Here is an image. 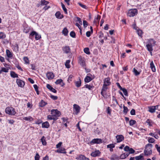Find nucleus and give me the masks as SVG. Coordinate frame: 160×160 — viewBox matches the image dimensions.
I'll return each instance as SVG.
<instances>
[{"instance_id":"obj_16","label":"nucleus","mask_w":160,"mask_h":160,"mask_svg":"<svg viewBox=\"0 0 160 160\" xmlns=\"http://www.w3.org/2000/svg\"><path fill=\"white\" fill-rule=\"evenodd\" d=\"M6 53L8 58L12 59L13 58V53L9 50L7 49Z\"/></svg>"},{"instance_id":"obj_52","label":"nucleus","mask_w":160,"mask_h":160,"mask_svg":"<svg viewBox=\"0 0 160 160\" xmlns=\"http://www.w3.org/2000/svg\"><path fill=\"white\" fill-rule=\"evenodd\" d=\"M6 37V35L4 33L2 32H0V38L3 39Z\"/></svg>"},{"instance_id":"obj_9","label":"nucleus","mask_w":160,"mask_h":160,"mask_svg":"<svg viewBox=\"0 0 160 160\" xmlns=\"http://www.w3.org/2000/svg\"><path fill=\"white\" fill-rule=\"evenodd\" d=\"M107 86L106 84H104L103 85L101 93L103 97H104L105 95L106 94V91L108 89Z\"/></svg>"},{"instance_id":"obj_31","label":"nucleus","mask_w":160,"mask_h":160,"mask_svg":"<svg viewBox=\"0 0 160 160\" xmlns=\"http://www.w3.org/2000/svg\"><path fill=\"white\" fill-rule=\"evenodd\" d=\"M129 155V153H124L122 154L120 156V158L121 159H123L128 157Z\"/></svg>"},{"instance_id":"obj_53","label":"nucleus","mask_w":160,"mask_h":160,"mask_svg":"<svg viewBox=\"0 0 160 160\" xmlns=\"http://www.w3.org/2000/svg\"><path fill=\"white\" fill-rule=\"evenodd\" d=\"M152 122V121L149 119H148L146 121V123H147L149 126H152V124H151Z\"/></svg>"},{"instance_id":"obj_19","label":"nucleus","mask_w":160,"mask_h":160,"mask_svg":"<svg viewBox=\"0 0 160 160\" xmlns=\"http://www.w3.org/2000/svg\"><path fill=\"white\" fill-rule=\"evenodd\" d=\"M50 126V125L48 122L47 121H46L45 122H44L42 124V128H48Z\"/></svg>"},{"instance_id":"obj_24","label":"nucleus","mask_w":160,"mask_h":160,"mask_svg":"<svg viewBox=\"0 0 160 160\" xmlns=\"http://www.w3.org/2000/svg\"><path fill=\"white\" fill-rule=\"evenodd\" d=\"M49 120H57L58 118H57L55 116H54L53 115H48L47 116Z\"/></svg>"},{"instance_id":"obj_28","label":"nucleus","mask_w":160,"mask_h":160,"mask_svg":"<svg viewBox=\"0 0 160 160\" xmlns=\"http://www.w3.org/2000/svg\"><path fill=\"white\" fill-rule=\"evenodd\" d=\"M110 79L109 78H105L104 81V84H106L107 86L109 85L111 83L110 82Z\"/></svg>"},{"instance_id":"obj_34","label":"nucleus","mask_w":160,"mask_h":160,"mask_svg":"<svg viewBox=\"0 0 160 160\" xmlns=\"http://www.w3.org/2000/svg\"><path fill=\"white\" fill-rule=\"evenodd\" d=\"M10 75L13 78H18V75L13 71L11 72Z\"/></svg>"},{"instance_id":"obj_46","label":"nucleus","mask_w":160,"mask_h":160,"mask_svg":"<svg viewBox=\"0 0 160 160\" xmlns=\"http://www.w3.org/2000/svg\"><path fill=\"white\" fill-rule=\"evenodd\" d=\"M123 113L125 114H127L128 111V109L127 107L125 106L124 105H123Z\"/></svg>"},{"instance_id":"obj_54","label":"nucleus","mask_w":160,"mask_h":160,"mask_svg":"<svg viewBox=\"0 0 160 160\" xmlns=\"http://www.w3.org/2000/svg\"><path fill=\"white\" fill-rule=\"evenodd\" d=\"M83 24L84 28H86L88 25V23L85 20L83 21Z\"/></svg>"},{"instance_id":"obj_39","label":"nucleus","mask_w":160,"mask_h":160,"mask_svg":"<svg viewBox=\"0 0 160 160\" xmlns=\"http://www.w3.org/2000/svg\"><path fill=\"white\" fill-rule=\"evenodd\" d=\"M110 159L111 160H118V156L116 154H114L112 156Z\"/></svg>"},{"instance_id":"obj_10","label":"nucleus","mask_w":160,"mask_h":160,"mask_svg":"<svg viewBox=\"0 0 160 160\" xmlns=\"http://www.w3.org/2000/svg\"><path fill=\"white\" fill-rule=\"evenodd\" d=\"M46 76L48 80H52L53 78L54 77V75L53 73L52 72H48L46 73Z\"/></svg>"},{"instance_id":"obj_43","label":"nucleus","mask_w":160,"mask_h":160,"mask_svg":"<svg viewBox=\"0 0 160 160\" xmlns=\"http://www.w3.org/2000/svg\"><path fill=\"white\" fill-rule=\"evenodd\" d=\"M23 59L25 63L28 64L29 63V60L28 58L26 57H24L23 58Z\"/></svg>"},{"instance_id":"obj_29","label":"nucleus","mask_w":160,"mask_h":160,"mask_svg":"<svg viewBox=\"0 0 160 160\" xmlns=\"http://www.w3.org/2000/svg\"><path fill=\"white\" fill-rule=\"evenodd\" d=\"M101 18V16L99 15H98L96 17H95L94 18V21H93L94 23H95L97 22H99V20Z\"/></svg>"},{"instance_id":"obj_55","label":"nucleus","mask_w":160,"mask_h":160,"mask_svg":"<svg viewBox=\"0 0 160 160\" xmlns=\"http://www.w3.org/2000/svg\"><path fill=\"white\" fill-rule=\"evenodd\" d=\"M155 147L156 148L158 152L159 153V154H160V147L159 146L158 144H156L155 145Z\"/></svg>"},{"instance_id":"obj_50","label":"nucleus","mask_w":160,"mask_h":160,"mask_svg":"<svg viewBox=\"0 0 160 160\" xmlns=\"http://www.w3.org/2000/svg\"><path fill=\"white\" fill-rule=\"evenodd\" d=\"M122 91L123 93H124V94L125 96H128V92H127V90L125 88H123L122 89Z\"/></svg>"},{"instance_id":"obj_51","label":"nucleus","mask_w":160,"mask_h":160,"mask_svg":"<svg viewBox=\"0 0 160 160\" xmlns=\"http://www.w3.org/2000/svg\"><path fill=\"white\" fill-rule=\"evenodd\" d=\"M70 35L71 37L75 38L76 36V34L74 32L72 31L70 32Z\"/></svg>"},{"instance_id":"obj_2","label":"nucleus","mask_w":160,"mask_h":160,"mask_svg":"<svg viewBox=\"0 0 160 160\" xmlns=\"http://www.w3.org/2000/svg\"><path fill=\"white\" fill-rule=\"evenodd\" d=\"M152 146L153 145L150 143H148L146 145L144 151V153L145 156H148L152 154Z\"/></svg>"},{"instance_id":"obj_14","label":"nucleus","mask_w":160,"mask_h":160,"mask_svg":"<svg viewBox=\"0 0 160 160\" xmlns=\"http://www.w3.org/2000/svg\"><path fill=\"white\" fill-rule=\"evenodd\" d=\"M91 142L93 143L100 144L102 142V140L99 138L94 139L92 140Z\"/></svg>"},{"instance_id":"obj_27","label":"nucleus","mask_w":160,"mask_h":160,"mask_svg":"<svg viewBox=\"0 0 160 160\" xmlns=\"http://www.w3.org/2000/svg\"><path fill=\"white\" fill-rule=\"evenodd\" d=\"M143 153L141 154L140 155L135 157V158L136 160H142V159H144L143 157Z\"/></svg>"},{"instance_id":"obj_57","label":"nucleus","mask_w":160,"mask_h":160,"mask_svg":"<svg viewBox=\"0 0 160 160\" xmlns=\"http://www.w3.org/2000/svg\"><path fill=\"white\" fill-rule=\"evenodd\" d=\"M35 160H39L40 156L38 153H37L35 156Z\"/></svg>"},{"instance_id":"obj_4","label":"nucleus","mask_w":160,"mask_h":160,"mask_svg":"<svg viewBox=\"0 0 160 160\" xmlns=\"http://www.w3.org/2000/svg\"><path fill=\"white\" fill-rule=\"evenodd\" d=\"M34 36H35V39L37 40H39L41 38V35L34 31H32L29 34V38L32 39V37H33Z\"/></svg>"},{"instance_id":"obj_35","label":"nucleus","mask_w":160,"mask_h":160,"mask_svg":"<svg viewBox=\"0 0 160 160\" xmlns=\"http://www.w3.org/2000/svg\"><path fill=\"white\" fill-rule=\"evenodd\" d=\"M13 50L16 52H17L19 51V46L18 44H16L13 46Z\"/></svg>"},{"instance_id":"obj_48","label":"nucleus","mask_w":160,"mask_h":160,"mask_svg":"<svg viewBox=\"0 0 160 160\" xmlns=\"http://www.w3.org/2000/svg\"><path fill=\"white\" fill-rule=\"evenodd\" d=\"M23 119L26 121H31L33 120V118L31 117H25L23 118Z\"/></svg>"},{"instance_id":"obj_44","label":"nucleus","mask_w":160,"mask_h":160,"mask_svg":"<svg viewBox=\"0 0 160 160\" xmlns=\"http://www.w3.org/2000/svg\"><path fill=\"white\" fill-rule=\"evenodd\" d=\"M61 4L62 7V8L63 10L64 11L65 13L66 14H67V9L66 8H65L64 5L62 2L61 3Z\"/></svg>"},{"instance_id":"obj_11","label":"nucleus","mask_w":160,"mask_h":160,"mask_svg":"<svg viewBox=\"0 0 160 160\" xmlns=\"http://www.w3.org/2000/svg\"><path fill=\"white\" fill-rule=\"evenodd\" d=\"M116 138L117 139V143H119L123 141L124 139V137L122 135H118L116 137Z\"/></svg>"},{"instance_id":"obj_7","label":"nucleus","mask_w":160,"mask_h":160,"mask_svg":"<svg viewBox=\"0 0 160 160\" xmlns=\"http://www.w3.org/2000/svg\"><path fill=\"white\" fill-rule=\"evenodd\" d=\"M62 49L64 53L68 54L71 52V49L68 46L65 45L63 46Z\"/></svg>"},{"instance_id":"obj_12","label":"nucleus","mask_w":160,"mask_h":160,"mask_svg":"<svg viewBox=\"0 0 160 160\" xmlns=\"http://www.w3.org/2000/svg\"><path fill=\"white\" fill-rule=\"evenodd\" d=\"M16 82L19 87H23L25 85L24 82L20 79H17Z\"/></svg>"},{"instance_id":"obj_60","label":"nucleus","mask_w":160,"mask_h":160,"mask_svg":"<svg viewBox=\"0 0 160 160\" xmlns=\"http://www.w3.org/2000/svg\"><path fill=\"white\" fill-rule=\"evenodd\" d=\"M130 114L132 115H135V111L134 109H132L130 111Z\"/></svg>"},{"instance_id":"obj_32","label":"nucleus","mask_w":160,"mask_h":160,"mask_svg":"<svg viewBox=\"0 0 160 160\" xmlns=\"http://www.w3.org/2000/svg\"><path fill=\"white\" fill-rule=\"evenodd\" d=\"M92 78L88 76H87L84 78V81L86 82H89L92 80Z\"/></svg>"},{"instance_id":"obj_5","label":"nucleus","mask_w":160,"mask_h":160,"mask_svg":"<svg viewBox=\"0 0 160 160\" xmlns=\"http://www.w3.org/2000/svg\"><path fill=\"white\" fill-rule=\"evenodd\" d=\"M78 62L84 68L86 69L85 59L84 57L79 56L78 57Z\"/></svg>"},{"instance_id":"obj_58","label":"nucleus","mask_w":160,"mask_h":160,"mask_svg":"<svg viewBox=\"0 0 160 160\" xmlns=\"http://www.w3.org/2000/svg\"><path fill=\"white\" fill-rule=\"evenodd\" d=\"M111 110L110 109V108L109 107H108L107 109V112L108 114L110 115L111 114Z\"/></svg>"},{"instance_id":"obj_41","label":"nucleus","mask_w":160,"mask_h":160,"mask_svg":"<svg viewBox=\"0 0 160 160\" xmlns=\"http://www.w3.org/2000/svg\"><path fill=\"white\" fill-rule=\"evenodd\" d=\"M70 62V60H67L66 61V62L65 63V66L66 68H70V66L69 65V63Z\"/></svg>"},{"instance_id":"obj_64","label":"nucleus","mask_w":160,"mask_h":160,"mask_svg":"<svg viewBox=\"0 0 160 160\" xmlns=\"http://www.w3.org/2000/svg\"><path fill=\"white\" fill-rule=\"evenodd\" d=\"M50 97L52 99H53L54 100H56L58 98L57 96H53L52 95H51Z\"/></svg>"},{"instance_id":"obj_38","label":"nucleus","mask_w":160,"mask_h":160,"mask_svg":"<svg viewBox=\"0 0 160 160\" xmlns=\"http://www.w3.org/2000/svg\"><path fill=\"white\" fill-rule=\"evenodd\" d=\"M75 85L77 87H79L81 86V81L80 79L79 80L75 82Z\"/></svg>"},{"instance_id":"obj_59","label":"nucleus","mask_w":160,"mask_h":160,"mask_svg":"<svg viewBox=\"0 0 160 160\" xmlns=\"http://www.w3.org/2000/svg\"><path fill=\"white\" fill-rule=\"evenodd\" d=\"M129 152L128 153H129V154H132L135 152V150L132 148H130L129 150Z\"/></svg>"},{"instance_id":"obj_3","label":"nucleus","mask_w":160,"mask_h":160,"mask_svg":"<svg viewBox=\"0 0 160 160\" xmlns=\"http://www.w3.org/2000/svg\"><path fill=\"white\" fill-rule=\"evenodd\" d=\"M6 113L11 115H14L16 113L15 109L11 107H8L5 109Z\"/></svg>"},{"instance_id":"obj_37","label":"nucleus","mask_w":160,"mask_h":160,"mask_svg":"<svg viewBox=\"0 0 160 160\" xmlns=\"http://www.w3.org/2000/svg\"><path fill=\"white\" fill-rule=\"evenodd\" d=\"M40 2L42 5H47L49 3V2L46 1L45 0H41Z\"/></svg>"},{"instance_id":"obj_62","label":"nucleus","mask_w":160,"mask_h":160,"mask_svg":"<svg viewBox=\"0 0 160 160\" xmlns=\"http://www.w3.org/2000/svg\"><path fill=\"white\" fill-rule=\"evenodd\" d=\"M112 100L113 101H115L116 103V104L117 105H118V102L116 98V97L114 96H113L112 97Z\"/></svg>"},{"instance_id":"obj_1","label":"nucleus","mask_w":160,"mask_h":160,"mask_svg":"<svg viewBox=\"0 0 160 160\" xmlns=\"http://www.w3.org/2000/svg\"><path fill=\"white\" fill-rule=\"evenodd\" d=\"M147 41L146 47L148 51H152L153 50L152 47L155 45L156 41L152 38L148 39Z\"/></svg>"},{"instance_id":"obj_23","label":"nucleus","mask_w":160,"mask_h":160,"mask_svg":"<svg viewBox=\"0 0 160 160\" xmlns=\"http://www.w3.org/2000/svg\"><path fill=\"white\" fill-rule=\"evenodd\" d=\"M47 104V103L42 100L39 103V107H43Z\"/></svg>"},{"instance_id":"obj_42","label":"nucleus","mask_w":160,"mask_h":160,"mask_svg":"<svg viewBox=\"0 0 160 160\" xmlns=\"http://www.w3.org/2000/svg\"><path fill=\"white\" fill-rule=\"evenodd\" d=\"M84 52L87 54H90V53L89 52V48H86L84 49Z\"/></svg>"},{"instance_id":"obj_36","label":"nucleus","mask_w":160,"mask_h":160,"mask_svg":"<svg viewBox=\"0 0 160 160\" xmlns=\"http://www.w3.org/2000/svg\"><path fill=\"white\" fill-rule=\"evenodd\" d=\"M68 31L66 28H64L62 31V34L65 36H67L68 34Z\"/></svg>"},{"instance_id":"obj_22","label":"nucleus","mask_w":160,"mask_h":160,"mask_svg":"<svg viewBox=\"0 0 160 160\" xmlns=\"http://www.w3.org/2000/svg\"><path fill=\"white\" fill-rule=\"evenodd\" d=\"M107 148L110 149V151L112 152L113 151V148H115V145L114 144H110L107 145Z\"/></svg>"},{"instance_id":"obj_13","label":"nucleus","mask_w":160,"mask_h":160,"mask_svg":"<svg viewBox=\"0 0 160 160\" xmlns=\"http://www.w3.org/2000/svg\"><path fill=\"white\" fill-rule=\"evenodd\" d=\"M76 159L80 160H89V158L86 157L84 155L81 154L77 157Z\"/></svg>"},{"instance_id":"obj_33","label":"nucleus","mask_w":160,"mask_h":160,"mask_svg":"<svg viewBox=\"0 0 160 160\" xmlns=\"http://www.w3.org/2000/svg\"><path fill=\"white\" fill-rule=\"evenodd\" d=\"M41 141L42 142V144L43 145H46L47 142L46 141L45 137L43 136L41 139Z\"/></svg>"},{"instance_id":"obj_63","label":"nucleus","mask_w":160,"mask_h":160,"mask_svg":"<svg viewBox=\"0 0 160 160\" xmlns=\"http://www.w3.org/2000/svg\"><path fill=\"white\" fill-rule=\"evenodd\" d=\"M79 5L81 7L83 8L86 9V6L83 4H82L80 2H79L78 3Z\"/></svg>"},{"instance_id":"obj_49","label":"nucleus","mask_w":160,"mask_h":160,"mask_svg":"<svg viewBox=\"0 0 160 160\" xmlns=\"http://www.w3.org/2000/svg\"><path fill=\"white\" fill-rule=\"evenodd\" d=\"M136 122V121L133 120H131L129 121V125L130 126H132L135 124Z\"/></svg>"},{"instance_id":"obj_17","label":"nucleus","mask_w":160,"mask_h":160,"mask_svg":"<svg viewBox=\"0 0 160 160\" xmlns=\"http://www.w3.org/2000/svg\"><path fill=\"white\" fill-rule=\"evenodd\" d=\"M46 87L47 88H48V89H49L50 91L51 92L56 93L57 92V90L55 89L54 88H53L52 86L49 84H47Z\"/></svg>"},{"instance_id":"obj_26","label":"nucleus","mask_w":160,"mask_h":160,"mask_svg":"<svg viewBox=\"0 0 160 160\" xmlns=\"http://www.w3.org/2000/svg\"><path fill=\"white\" fill-rule=\"evenodd\" d=\"M150 68L153 72H155L156 71V68L155 65L152 61L150 63Z\"/></svg>"},{"instance_id":"obj_61","label":"nucleus","mask_w":160,"mask_h":160,"mask_svg":"<svg viewBox=\"0 0 160 160\" xmlns=\"http://www.w3.org/2000/svg\"><path fill=\"white\" fill-rule=\"evenodd\" d=\"M8 69H6L5 68H2L1 70L2 72H8Z\"/></svg>"},{"instance_id":"obj_45","label":"nucleus","mask_w":160,"mask_h":160,"mask_svg":"<svg viewBox=\"0 0 160 160\" xmlns=\"http://www.w3.org/2000/svg\"><path fill=\"white\" fill-rule=\"evenodd\" d=\"M133 72L135 76H138L140 74V72H138L135 68L133 69Z\"/></svg>"},{"instance_id":"obj_8","label":"nucleus","mask_w":160,"mask_h":160,"mask_svg":"<svg viewBox=\"0 0 160 160\" xmlns=\"http://www.w3.org/2000/svg\"><path fill=\"white\" fill-rule=\"evenodd\" d=\"M51 114L58 118L60 115L61 113L57 109H52L51 111Z\"/></svg>"},{"instance_id":"obj_21","label":"nucleus","mask_w":160,"mask_h":160,"mask_svg":"<svg viewBox=\"0 0 160 160\" xmlns=\"http://www.w3.org/2000/svg\"><path fill=\"white\" fill-rule=\"evenodd\" d=\"M148 108L149 109L148 111L149 112L151 113H153L155 112V109L154 108V106H149L148 107Z\"/></svg>"},{"instance_id":"obj_15","label":"nucleus","mask_w":160,"mask_h":160,"mask_svg":"<svg viewBox=\"0 0 160 160\" xmlns=\"http://www.w3.org/2000/svg\"><path fill=\"white\" fill-rule=\"evenodd\" d=\"M100 153V152L99 150H97L92 152L91 154V155L93 157H96L99 156Z\"/></svg>"},{"instance_id":"obj_20","label":"nucleus","mask_w":160,"mask_h":160,"mask_svg":"<svg viewBox=\"0 0 160 160\" xmlns=\"http://www.w3.org/2000/svg\"><path fill=\"white\" fill-rule=\"evenodd\" d=\"M73 108L75 109L77 113H78L80 112V107L78 105L76 104H74Z\"/></svg>"},{"instance_id":"obj_6","label":"nucleus","mask_w":160,"mask_h":160,"mask_svg":"<svg viewBox=\"0 0 160 160\" xmlns=\"http://www.w3.org/2000/svg\"><path fill=\"white\" fill-rule=\"evenodd\" d=\"M138 10L136 9H132L128 11L127 15L129 17H133L137 15Z\"/></svg>"},{"instance_id":"obj_25","label":"nucleus","mask_w":160,"mask_h":160,"mask_svg":"<svg viewBox=\"0 0 160 160\" xmlns=\"http://www.w3.org/2000/svg\"><path fill=\"white\" fill-rule=\"evenodd\" d=\"M56 17L58 19H62L63 18V16L59 12H57L55 14Z\"/></svg>"},{"instance_id":"obj_18","label":"nucleus","mask_w":160,"mask_h":160,"mask_svg":"<svg viewBox=\"0 0 160 160\" xmlns=\"http://www.w3.org/2000/svg\"><path fill=\"white\" fill-rule=\"evenodd\" d=\"M56 152L58 153L64 154L66 153V152L65 151V149L64 148H59L57 150Z\"/></svg>"},{"instance_id":"obj_47","label":"nucleus","mask_w":160,"mask_h":160,"mask_svg":"<svg viewBox=\"0 0 160 160\" xmlns=\"http://www.w3.org/2000/svg\"><path fill=\"white\" fill-rule=\"evenodd\" d=\"M155 140L154 138H152L149 137L148 139V142L149 143H153L154 142Z\"/></svg>"},{"instance_id":"obj_30","label":"nucleus","mask_w":160,"mask_h":160,"mask_svg":"<svg viewBox=\"0 0 160 160\" xmlns=\"http://www.w3.org/2000/svg\"><path fill=\"white\" fill-rule=\"evenodd\" d=\"M61 83H62V84L61 86L62 87L64 85V83L63 82L62 79H61L57 80L55 82V83L56 84H59Z\"/></svg>"},{"instance_id":"obj_40","label":"nucleus","mask_w":160,"mask_h":160,"mask_svg":"<svg viewBox=\"0 0 160 160\" xmlns=\"http://www.w3.org/2000/svg\"><path fill=\"white\" fill-rule=\"evenodd\" d=\"M85 86L86 88H88L89 90H92L94 88V87L92 85L88 84L85 85Z\"/></svg>"},{"instance_id":"obj_56","label":"nucleus","mask_w":160,"mask_h":160,"mask_svg":"<svg viewBox=\"0 0 160 160\" xmlns=\"http://www.w3.org/2000/svg\"><path fill=\"white\" fill-rule=\"evenodd\" d=\"M138 34L139 36H141L142 34V31L141 30L138 29L137 30Z\"/></svg>"}]
</instances>
